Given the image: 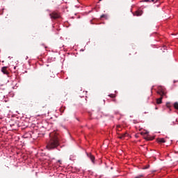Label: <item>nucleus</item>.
Here are the masks:
<instances>
[{
	"label": "nucleus",
	"mask_w": 178,
	"mask_h": 178,
	"mask_svg": "<svg viewBox=\"0 0 178 178\" xmlns=\"http://www.w3.org/2000/svg\"><path fill=\"white\" fill-rule=\"evenodd\" d=\"M64 110L62 111V108H60V112H63Z\"/></svg>",
	"instance_id": "19"
},
{
	"label": "nucleus",
	"mask_w": 178,
	"mask_h": 178,
	"mask_svg": "<svg viewBox=\"0 0 178 178\" xmlns=\"http://www.w3.org/2000/svg\"><path fill=\"white\" fill-rule=\"evenodd\" d=\"M108 97H110V98H115L116 97V95L111 94V95H108Z\"/></svg>",
	"instance_id": "11"
},
{
	"label": "nucleus",
	"mask_w": 178,
	"mask_h": 178,
	"mask_svg": "<svg viewBox=\"0 0 178 178\" xmlns=\"http://www.w3.org/2000/svg\"><path fill=\"white\" fill-rule=\"evenodd\" d=\"M157 94H159V95H161V97H162V98H163V96H165V91H163V90H160L157 92Z\"/></svg>",
	"instance_id": "7"
},
{
	"label": "nucleus",
	"mask_w": 178,
	"mask_h": 178,
	"mask_svg": "<svg viewBox=\"0 0 178 178\" xmlns=\"http://www.w3.org/2000/svg\"><path fill=\"white\" fill-rule=\"evenodd\" d=\"M50 139L47 142V149H55L59 145V137L56 131H53L49 134Z\"/></svg>",
	"instance_id": "1"
},
{
	"label": "nucleus",
	"mask_w": 178,
	"mask_h": 178,
	"mask_svg": "<svg viewBox=\"0 0 178 178\" xmlns=\"http://www.w3.org/2000/svg\"><path fill=\"white\" fill-rule=\"evenodd\" d=\"M117 128H118V129H120V125L117 126Z\"/></svg>",
	"instance_id": "18"
},
{
	"label": "nucleus",
	"mask_w": 178,
	"mask_h": 178,
	"mask_svg": "<svg viewBox=\"0 0 178 178\" xmlns=\"http://www.w3.org/2000/svg\"><path fill=\"white\" fill-rule=\"evenodd\" d=\"M157 142L159 143L160 144H162V143H165L164 138H159V139H157Z\"/></svg>",
	"instance_id": "8"
},
{
	"label": "nucleus",
	"mask_w": 178,
	"mask_h": 178,
	"mask_svg": "<svg viewBox=\"0 0 178 178\" xmlns=\"http://www.w3.org/2000/svg\"><path fill=\"white\" fill-rule=\"evenodd\" d=\"M127 136H129V134H127V133H124V134L119 135L118 138H120V140H123V139H124L125 137H127Z\"/></svg>",
	"instance_id": "5"
},
{
	"label": "nucleus",
	"mask_w": 178,
	"mask_h": 178,
	"mask_svg": "<svg viewBox=\"0 0 178 178\" xmlns=\"http://www.w3.org/2000/svg\"><path fill=\"white\" fill-rule=\"evenodd\" d=\"M8 67H3L1 68V72L2 73H3V74H9V72H8Z\"/></svg>",
	"instance_id": "4"
},
{
	"label": "nucleus",
	"mask_w": 178,
	"mask_h": 178,
	"mask_svg": "<svg viewBox=\"0 0 178 178\" xmlns=\"http://www.w3.org/2000/svg\"><path fill=\"white\" fill-rule=\"evenodd\" d=\"M141 15H143V10H136L135 13H134V16H141Z\"/></svg>",
	"instance_id": "6"
},
{
	"label": "nucleus",
	"mask_w": 178,
	"mask_h": 178,
	"mask_svg": "<svg viewBox=\"0 0 178 178\" xmlns=\"http://www.w3.org/2000/svg\"><path fill=\"white\" fill-rule=\"evenodd\" d=\"M143 169H149V165L145 166Z\"/></svg>",
	"instance_id": "12"
},
{
	"label": "nucleus",
	"mask_w": 178,
	"mask_h": 178,
	"mask_svg": "<svg viewBox=\"0 0 178 178\" xmlns=\"http://www.w3.org/2000/svg\"><path fill=\"white\" fill-rule=\"evenodd\" d=\"M166 106L167 108H170V103H167Z\"/></svg>",
	"instance_id": "14"
},
{
	"label": "nucleus",
	"mask_w": 178,
	"mask_h": 178,
	"mask_svg": "<svg viewBox=\"0 0 178 178\" xmlns=\"http://www.w3.org/2000/svg\"><path fill=\"white\" fill-rule=\"evenodd\" d=\"M87 156L90 158V161L94 163V161H95V157L91 154V153H87Z\"/></svg>",
	"instance_id": "3"
},
{
	"label": "nucleus",
	"mask_w": 178,
	"mask_h": 178,
	"mask_svg": "<svg viewBox=\"0 0 178 178\" xmlns=\"http://www.w3.org/2000/svg\"><path fill=\"white\" fill-rule=\"evenodd\" d=\"M145 2H151V0H145Z\"/></svg>",
	"instance_id": "17"
},
{
	"label": "nucleus",
	"mask_w": 178,
	"mask_h": 178,
	"mask_svg": "<svg viewBox=\"0 0 178 178\" xmlns=\"http://www.w3.org/2000/svg\"><path fill=\"white\" fill-rule=\"evenodd\" d=\"M147 140H152V139H149V138H147Z\"/></svg>",
	"instance_id": "20"
},
{
	"label": "nucleus",
	"mask_w": 178,
	"mask_h": 178,
	"mask_svg": "<svg viewBox=\"0 0 178 178\" xmlns=\"http://www.w3.org/2000/svg\"><path fill=\"white\" fill-rule=\"evenodd\" d=\"M151 2L153 3H156V2H158V0H151Z\"/></svg>",
	"instance_id": "13"
},
{
	"label": "nucleus",
	"mask_w": 178,
	"mask_h": 178,
	"mask_svg": "<svg viewBox=\"0 0 178 178\" xmlns=\"http://www.w3.org/2000/svg\"><path fill=\"white\" fill-rule=\"evenodd\" d=\"M148 134L147 132L145 133V134Z\"/></svg>",
	"instance_id": "21"
},
{
	"label": "nucleus",
	"mask_w": 178,
	"mask_h": 178,
	"mask_svg": "<svg viewBox=\"0 0 178 178\" xmlns=\"http://www.w3.org/2000/svg\"><path fill=\"white\" fill-rule=\"evenodd\" d=\"M174 108L178 111V102H175L174 104Z\"/></svg>",
	"instance_id": "10"
},
{
	"label": "nucleus",
	"mask_w": 178,
	"mask_h": 178,
	"mask_svg": "<svg viewBox=\"0 0 178 178\" xmlns=\"http://www.w3.org/2000/svg\"><path fill=\"white\" fill-rule=\"evenodd\" d=\"M163 97H161L160 98L156 99V104H162V99Z\"/></svg>",
	"instance_id": "9"
},
{
	"label": "nucleus",
	"mask_w": 178,
	"mask_h": 178,
	"mask_svg": "<svg viewBox=\"0 0 178 178\" xmlns=\"http://www.w3.org/2000/svg\"><path fill=\"white\" fill-rule=\"evenodd\" d=\"M101 19H103L104 17H106V15H101Z\"/></svg>",
	"instance_id": "15"
},
{
	"label": "nucleus",
	"mask_w": 178,
	"mask_h": 178,
	"mask_svg": "<svg viewBox=\"0 0 178 178\" xmlns=\"http://www.w3.org/2000/svg\"><path fill=\"white\" fill-rule=\"evenodd\" d=\"M49 16L51 19H54V20L56 19H59V17H60V15L59 14V13L56 11H54L51 13H50Z\"/></svg>",
	"instance_id": "2"
},
{
	"label": "nucleus",
	"mask_w": 178,
	"mask_h": 178,
	"mask_svg": "<svg viewBox=\"0 0 178 178\" xmlns=\"http://www.w3.org/2000/svg\"><path fill=\"white\" fill-rule=\"evenodd\" d=\"M141 177H143V175L137 176V177H136L135 178H141Z\"/></svg>",
	"instance_id": "16"
}]
</instances>
